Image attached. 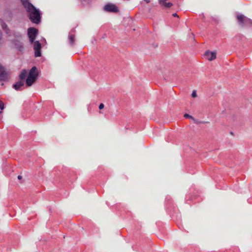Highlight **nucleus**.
Listing matches in <instances>:
<instances>
[{
	"mask_svg": "<svg viewBox=\"0 0 252 252\" xmlns=\"http://www.w3.org/2000/svg\"><path fill=\"white\" fill-rule=\"evenodd\" d=\"M2 41V34L0 31V45L1 44Z\"/></svg>",
	"mask_w": 252,
	"mask_h": 252,
	"instance_id": "18",
	"label": "nucleus"
},
{
	"mask_svg": "<svg viewBox=\"0 0 252 252\" xmlns=\"http://www.w3.org/2000/svg\"><path fill=\"white\" fill-rule=\"evenodd\" d=\"M41 44L38 41H35L33 43V49L34 50V55L35 57H39L41 56Z\"/></svg>",
	"mask_w": 252,
	"mask_h": 252,
	"instance_id": "5",
	"label": "nucleus"
},
{
	"mask_svg": "<svg viewBox=\"0 0 252 252\" xmlns=\"http://www.w3.org/2000/svg\"><path fill=\"white\" fill-rule=\"evenodd\" d=\"M145 1H146L147 3H149L150 2V0H144Z\"/></svg>",
	"mask_w": 252,
	"mask_h": 252,
	"instance_id": "22",
	"label": "nucleus"
},
{
	"mask_svg": "<svg viewBox=\"0 0 252 252\" xmlns=\"http://www.w3.org/2000/svg\"><path fill=\"white\" fill-rule=\"evenodd\" d=\"M184 117L186 118H190V119H193V117L191 116H190V115H189L188 114H185L184 115Z\"/></svg>",
	"mask_w": 252,
	"mask_h": 252,
	"instance_id": "17",
	"label": "nucleus"
},
{
	"mask_svg": "<svg viewBox=\"0 0 252 252\" xmlns=\"http://www.w3.org/2000/svg\"><path fill=\"white\" fill-rule=\"evenodd\" d=\"M205 55L209 61H212L216 58V52L206 51Z\"/></svg>",
	"mask_w": 252,
	"mask_h": 252,
	"instance_id": "7",
	"label": "nucleus"
},
{
	"mask_svg": "<svg viewBox=\"0 0 252 252\" xmlns=\"http://www.w3.org/2000/svg\"><path fill=\"white\" fill-rule=\"evenodd\" d=\"M104 9L108 12H116L118 11V9L115 4L108 3L104 6Z\"/></svg>",
	"mask_w": 252,
	"mask_h": 252,
	"instance_id": "6",
	"label": "nucleus"
},
{
	"mask_svg": "<svg viewBox=\"0 0 252 252\" xmlns=\"http://www.w3.org/2000/svg\"><path fill=\"white\" fill-rule=\"evenodd\" d=\"M35 78L28 75L26 81V86L28 87L31 86L35 82Z\"/></svg>",
	"mask_w": 252,
	"mask_h": 252,
	"instance_id": "9",
	"label": "nucleus"
},
{
	"mask_svg": "<svg viewBox=\"0 0 252 252\" xmlns=\"http://www.w3.org/2000/svg\"><path fill=\"white\" fill-rule=\"evenodd\" d=\"M162 5L165 7L169 8L172 6L173 5V4L171 2H164L163 3V4Z\"/></svg>",
	"mask_w": 252,
	"mask_h": 252,
	"instance_id": "14",
	"label": "nucleus"
},
{
	"mask_svg": "<svg viewBox=\"0 0 252 252\" xmlns=\"http://www.w3.org/2000/svg\"><path fill=\"white\" fill-rule=\"evenodd\" d=\"M22 4L26 8L28 17L32 23L38 24L41 22V13L28 0H21Z\"/></svg>",
	"mask_w": 252,
	"mask_h": 252,
	"instance_id": "1",
	"label": "nucleus"
},
{
	"mask_svg": "<svg viewBox=\"0 0 252 252\" xmlns=\"http://www.w3.org/2000/svg\"><path fill=\"white\" fill-rule=\"evenodd\" d=\"M173 16L174 17H178V15L177 14V13H174V14H173Z\"/></svg>",
	"mask_w": 252,
	"mask_h": 252,
	"instance_id": "21",
	"label": "nucleus"
},
{
	"mask_svg": "<svg viewBox=\"0 0 252 252\" xmlns=\"http://www.w3.org/2000/svg\"><path fill=\"white\" fill-rule=\"evenodd\" d=\"M38 33V30L34 28H30L28 30V34L31 43H33Z\"/></svg>",
	"mask_w": 252,
	"mask_h": 252,
	"instance_id": "3",
	"label": "nucleus"
},
{
	"mask_svg": "<svg viewBox=\"0 0 252 252\" xmlns=\"http://www.w3.org/2000/svg\"><path fill=\"white\" fill-rule=\"evenodd\" d=\"M28 72L26 69H23L19 75V79L22 81H24L25 82V80L26 78L28 76Z\"/></svg>",
	"mask_w": 252,
	"mask_h": 252,
	"instance_id": "11",
	"label": "nucleus"
},
{
	"mask_svg": "<svg viewBox=\"0 0 252 252\" xmlns=\"http://www.w3.org/2000/svg\"><path fill=\"white\" fill-rule=\"evenodd\" d=\"M104 104L103 103H100L99 106V109H102L104 108Z\"/></svg>",
	"mask_w": 252,
	"mask_h": 252,
	"instance_id": "19",
	"label": "nucleus"
},
{
	"mask_svg": "<svg viewBox=\"0 0 252 252\" xmlns=\"http://www.w3.org/2000/svg\"><path fill=\"white\" fill-rule=\"evenodd\" d=\"M24 81L20 80L13 85V88L16 91L20 90V88L24 85Z\"/></svg>",
	"mask_w": 252,
	"mask_h": 252,
	"instance_id": "8",
	"label": "nucleus"
},
{
	"mask_svg": "<svg viewBox=\"0 0 252 252\" xmlns=\"http://www.w3.org/2000/svg\"><path fill=\"white\" fill-rule=\"evenodd\" d=\"M9 78V73L6 71L4 67L0 63V81H6Z\"/></svg>",
	"mask_w": 252,
	"mask_h": 252,
	"instance_id": "4",
	"label": "nucleus"
},
{
	"mask_svg": "<svg viewBox=\"0 0 252 252\" xmlns=\"http://www.w3.org/2000/svg\"><path fill=\"white\" fill-rule=\"evenodd\" d=\"M4 108V103L0 100V109L1 110H3Z\"/></svg>",
	"mask_w": 252,
	"mask_h": 252,
	"instance_id": "15",
	"label": "nucleus"
},
{
	"mask_svg": "<svg viewBox=\"0 0 252 252\" xmlns=\"http://www.w3.org/2000/svg\"><path fill=\"white\" fill-rule=\"evenodd\" d=\"M237 18L239 24L241 26H252V20L248 18L244 15L238 14L237 15Z\"/></svg>",
	"mask_w": 252,
	"mask_h": 252,
	"instance_id": "2",
	"label": "nucleus"
},
{
	"mask_svg": "<svg viewBox=\"0 0 252 252\" xmlns=\"http://www.w3.org/2000/svg\"><path fill=\"white\" fill-rule=\"evenodd\" d=\"M0 25L1 26L2 29L5 31L6 34L9 33V30L8 28V26L6 25V24L3 22H1Z\"/></svg>",
	"mask_w": 252,
	"mask_h": 252,
	"instance_id": "13",
	"label": "nucleus"
},
{
	"mask_svg": "<svg viewBox=\"0 0 252 252\" xmlns=\"http://www.w3.org/2000/svg\"><path fill=\"white\" fill-rule=\"evenodd\" d=\"M68 40L70 45H73L75 42V35L72 34L71 32H69L68 35Z\"/></svg>",
	"mask_w": 252,
	"mask_h": 252,
	"instance_id": "12",
	"label": "nucleus"
},
{
	"mask_svg": "<svg viewBox=\"0 0 252 252\" xmlns=\"http://www.w3.org/2000/svg\"><path fill=\"white\" fill-rule=\"evenodd\" d=\"M28 76H32L34 78H36L37 76V69L36 67H32L30 70Z\"/></svg>",
	"mask_w": 252,
	"mask_h": 252,
	"instance_id": "10",
	"label": "nucleus"
},
{
	"mask_svg": "<svg viewBox=\"0 0 252 252\" xmlns=\"http://www.w3.org/2000/svg\"><path fill=\"white\" fill-rule=\"evenodd\" d=\"M191 96L192 97H196L197 96V94H196V92L195 90H193L192 94H191Z\"/></svg>",
	"mask_w": 252,
	"mask_h": 252,
	"instance_id": "16",
	"label": "nucleus"
},
{
	"mask_svg": "<svg viewBox=\"0 0 252 252\" xmlns=\"http://www.w3.org/2000/svg\"><path fill=\"white\" fill-rule=\"evenodd\" d=\"M22 178V176H21V175H19V176H18V179L19 180H21Z\"/></svg>",
	"mask_w": 252,
	"mask_h": 252,
	"instance_id": "20",
	"label": "nucleus"
}]
</instances>
